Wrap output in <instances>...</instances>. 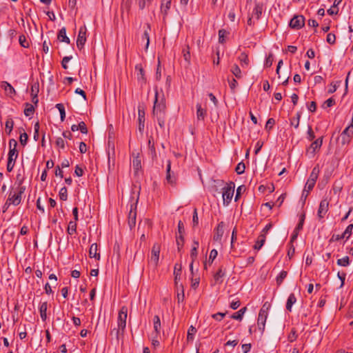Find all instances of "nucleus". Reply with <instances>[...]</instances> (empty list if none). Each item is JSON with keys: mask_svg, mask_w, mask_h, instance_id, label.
<instances>
[{"mask_svg": "<svg viewBox=\"0 0 353 353\" xmlns=\"http://www.w3.org/2000/svg\"><path fill=\"white\" fill-rule=\"evenodd\" d=\"M159 93L157 91L155 92V99L153 106V115L157 118L159 125L161 128H164L165 120V101L163 97L159 101L158 99Z\"/></svg>", "mask_w": 353, "mask_h": 353, "instance_id": "1", "label": "nucleus"}, {"mask_svg": "<svg viewBox=\"0 0 353 353\" xmlns=\"http://www.w3.org/2000/svg\"><path fill=\"white\" fill-rule=\"evenodd\" d=\"M128 316V307L123 306L119 312L117 319V328H114L111 331L112 334H114L116 338L119 339V336L123 334L125 327L126 320Z\"/></svg>", "mask_w": 353, "mask_h": 353, "instance_id": "2", "label": "nucleus"}, {"mask_svg": "<svg viewBox=\"0 0 353 353\" xmlns=\"http://www.w3.org/2000/svg\"><path fill=\"white\" fill-rule=\"evenodd\" d=\"M26 190V187L22 185V180L19 183L17 188V192H10L8 198L6 202V205L10 206V205H18L21 202V196Z\"/></svg>", "mask_w": 353, "mask_h": 353, "instance_id": "3", "label": "nucleus"}, {"mask_svg": "<svg viewBox=\"0 0 353 353\" xmlns=\"http://www.w3.org/2000/svg\"><path fill=\"white\" fill-rule=\"evenodd\" d=\"M10 150L8 152V159L7 163V171L10 172L14 166L16 159L18 157V151L16 148L17 143L14 139H11L9 142Z\"/></svg>", "mask_w": 353, "mask_h": 353, "instance_id": "4", "label": "nucleus"}, {"mask_svg": "<svg viewBox=\"0 0 353 353\" xmlns=\"http://www.w3.org/2000/svg\"><path fill=\"white\" fill-rule=\"evenodd\" d=\"M234 183L230 182L223 188L222 197L223 205H228L232 201L234 192Z\"/></svg>", "mask_w": 353, "mask_h": 353, "instance_id": "5", "label": "nucleus"}, {"mask_svg": "<svg viewBox=\"0 0 353 353\" xmlns=\"http://www.w3.org/2000/svg\"><path fill=\"white\" fill-rule=\"evenodd\" d=\"M161 246L159 243H154L151 250V254L149 259V265L156 268L159 261Z\"/></svg>", "mask_w": 353, "mask_h": 353, "instance_id": "6", "label": "nucleus"}, {"mask_svg": "<svg viewBox=\"0 0 353 353\" xmlns=\"http://www.w3.org/2000/svg\"><path fill=\"white\" fill-rule=\"evenodd\" d=\"M323 137H321L314 141L307 149L306 155H307L309 158H313L316 152L319 150L323 144Z\"/></svg>", "mask_w": 353, "mask_h": 353, "instance_id": "7", "label": "nucleus"}, {"mask_svg": "<svg viewBox=\"0 0 353 353\" xmlns=\"http://www.w3.org/2000/svg\"><path fill=\"white\" fill-rule=\"evenodd\" d=\"M305 25V17L303 15H295L290 20L289 26L290 28L299 30L302 28Z\"/></svg>", "mask_w": 353, "mask_h": 353, "instance_id": "8", "label": "nucleus"}, {"mask_svg": "<svg viewBox=\"0 0 353 353\" xmlns=\"http://www.w3.org/2000/svg\"><path fill=\"white\" fill-rule=\"evenodd\" d=\"M137 203L130 204V209L128 213V225L130 229L134 228L136 225L137 219Z\"/></svg>", "mask_w": 353, "mask_h": 353, "instance_id": "9", "label": "nucleus"}, {"mask_svg": "<svg viewBox=\"0 0 353 353\" xmlns=\"http://www.w3.org/2000/svg\"><path fill=\"white\" fill-rule=\"evenodd\" d=\"M329 210V201L327 199H323L321 201L319 210L317 212V216L319 219H323Z\"/></svg>", "mask_w": 353, "mask_h": 353, "instance_id": "10", "label": "nucleus"}, {"mask_svg": "<svg viewBox=\"0 0 353 353\" xmlns=\"http://www.w3.org/2000/svg\"><path fill=\"white\" fill-rule=\"evenodd\" d=\"M86 28L85 26L81 27L77 39V46L79 49L83 48L86 41Z\"/></svg>", "mask_w": 353, "mask_h": 353, "instance_id": "11", "label": "nucleus"}, {"mask_svg": "<svg viewBox=\"0 0 353 353\" xmlns=\"http://www.w3.org/2000/svg\"><path fill=\"white\" fill-rule=\"evenodd\" d=\"M317 177L318 174L317 172H316V168H314L305 184V188L309 189V190H312L315 185Z\"/></svg>", "mask_w": 353, "mask_h": 353, "instance_id": "12", "label": "nucleus"}, {"mask_svg": "<svg viewBox=\"0 0 353 353\" xmlns=\"http://www.w3.org/2000/svg\"><path fill=\"white\" fill-rule=\"evenodd\" d=\"M153 326L154 331L152 335H154V337H158L161 333V320L158 315H155L153 319Z\"/></svg>", "mask_w": 353, "mask_h": 353, "instance_id": "13", "label": "nucleus"}, {"mask_svg": "<svg viewBox=\"0 0 353 353\" xmlns=\"http://www.w3.org/2000/svg\"><path fill=\"white\" fill-rule=\"evenodd\" d=\"M267 317H268V314H264L263 310V312H259L258 320H257V325H258L259 329L261 332L264 331Z\"/></svg>", "mask_w": 353, "mask_h": 353, "instance_id": "14", "label": "nucleus"}, {"mask_svg": "<svg viewBox=\"0 0 353 353\" xmlns=\"http://www.w3.org/2000/svg\"><path fill=\"white\" fill-rule=\"evenodd\" d=\"M224 233V223L223 221L219 223L215 230L214 234V241H219L221 240V237L223 236Z\"/></svg>", "mask_w": 353, "mask_h": 353, "instance_id": "15", "label": "nucleus"}, {"mask_svg": "<svg viewBox=\"0 0 353 353\" xmlns=\"http://www.w3.org/2000/svg\"><path fill=\"white\" fill-rule=\"evenodd\" d=\"M304 220H305V214H303L301 216L299 223L296 225V227L294 229V232L291 236L292 241L295 240L297 238L299 231L302 230L303 226Z\"/></svg>", "mask_w": 353, "mask_h": 353, "instance_id": "16", "label": "nucleus"}, {"mask_svg": "<svg viewBox=\"0 0 353 353\" xmlns=\"http://www.w3.org/2000/svg\"><path fill=\"white\" fill-rule=\"evenodd\" d=\"M138 120H139V130L142 132L144 129L145 123V111L143 109L139 108L138 109Z\"/></svg>", "mask_w": 353, "mask_h": 353, "instance_id": "17", "label": "nucleus"}, {"mask_svg": "<svg viewBox=\"0 0 353 353\" xmlns=\"http://www.w3.org/2000/svg\"><path fill=\"white\" fill-rule=\"evenodd\" d=\"M2 88L5 90L7 95L12 97L15 94L16 92L14 88L7 81H3L1 83Z\"/></svg>", "mask_w": 353, "mask_h": 353, "instance_id": "18", "label": "nucleus"}, {"mask_svg": "<svg viewBox=\"0 0 353 353\" xmlns=\"http://www.w3.org/2000/svg\"><path fill=\"white\" fill-rule=\"evenodd\" d=\"M89 256L94 258L97 260L100 259V253L98 252V246L97 243H92L89 250Z\"/></svg>", "mask_w": 353, "mask_h": 353, "instance_id": "19", "label": "nucleus"}, {"mask_svg": "<svg viewBox=\"0 0 353 353\" xmlns=\"http://www.w3.org/2000/svg\"><path fill=\"white\" fill-rule=\"evenodd\" d=\"M171 6V0H162L161 12L163 14V19L167 16Z\"/></svg>", "mask_w": 353, "mask_h": 353, "instance_id": "20", "label": "nucleus"}, {"mask_svg": "<svg viewBox=\"0 0 353 353\" xmlns=\"http://www.w3.org/2000/svg\"><path fill=\"white\" fill-rule=\"evenodd\" d=\"M135 70L137 72V76L139 81H145V72L141 64H137L135 66Z\"/></svg>", "mask_w": 353, "mask_h": 353, "instance_id": "21", "label": "nucleus"}, {"mask_svg": "<svg viewBox=\"0 0 353 353\" xmlns=\"http://www.w3.org/2000/svg\"><path fill=\"white\" fill-rule=\"evenodd\" d=\"M132 167L135 172H137L141 169V161L139 154L136 156L133 154Z\"/></svg>", "mask_w": 353, "mask_h": 353, "instance_id": "22", "label": "nucleus"}, {"mask_svg": "<svg viewBox=\"0 0 353 353\" xmlns=\"http://www.w3.org/2000/svg\"><path fill=\"white\" fill-rule=\"evenodd\" d=\"M238 60L240 61L242 68H247L249 65L250 61L245 52H241L238 57Z\"/></svg>", "mask_w": 353, "mask_h": 353, "instance_id": "23", "label": "nucleus"}, {"mask_svg": "<svg viewBox=\"0 0 353 353\" xmlns=\"http://www.w3.org/2000/svg\"><path fill=\"white\" fill-rule=\"evenodd\" d=\"M47 310H48V303L46 301L41 303L39 307V313L41 318L43 321H46L47 319Z\"/></svg>", "mask_w": 353, "mask_h": 353, "instance_id": "24", "label": "nucleus"}, {"mask_svg": "<svg viewBox=\"0 0 353 353\" xmlns=\"http://www.w3.org/2000/svg\"><path fill=\"white\" fill-rule=\"evenodd\" d=\"M57 38L61 42H65L66 43H70V39L66 35V29L64 27L62 28L59 30V32L58 33Z\"/></svg>", "mask_w": 353, "mask_h": 353, "instance_id": "25", "label": "nucleus"}, {"mask_svg": "<svg viewBox=\"0 0 353 353\" xmlns=\"http://www.w3.org/2000/svg\"><path fill=\"white\" fill-rule=\"evenodd\" d=\"M206 116V110L201 107V105H196V118L198 120L203 121Z\"/></svg>", "mask_w": 353, "mask_h": 353, "instance_id": "26", "label": "nucleus"}, {"mask_svg": "<svg viewBox=\"0 0 353 353\" xmlns=\"http://www.w3.org/2000/svg\"><path fill=\"white\" fill-rule=\"evenodd\" d=\"M225 270L222 267H220L218 271L214 275V279L216 283H221L223 282L222 278L225 276Z\"/></svg>", "mask_w": 353, "mask_h": 353, "instance_id": "27", "label": "nucleus"}, {"mask_svg": "<svg viewBox=\"0 0 353 353\" xmlns=\"http://www.w3.org/2000/svg\"><path fill=\"white\" fill-rule=\"evenodd\" d=\"M296 302V298L294 294L291 293L289 295L288 299L287 300V303H286V309H287V310L289 311V312H291L292 311V305Z\"/></svg>", "mask_w": 353, "mask_h": 353, "instance_id": "28", "label": "nucleus"}, {"mask_svg": "<svg viewBox=\"0 0 353 353\" xmlns=\"http://www.w3.org/2000/svg\"><path fill=\"white\" fill-rule=\"evenodd\" d=\"M266 240V236L264 234H260L254 245V249L259 250L264 245Z\"/></svg>", "mask_w": 353, "mask_h": 353, "instance_id": "29", "label": "nucleus"}, {"mask_svg": "<svg viewBox=\"0 0 353 353\" xmlns=\"http://www.w3.org/2000/svg\"><path fill=\"white\" fill-rule=\"evenodd\" d=\"M263 12V5L261 3H256L252 11V16L255 17L256 19H259Z\"/></svg>", "mask_w": 353, "mask_h": 353, "instance_id": "30", "label": "nucleus"}, {"mask_svg": "<svg viewBox=\"0 0 353 353\" xmlns=\"http://www.w3.org/2000/svg\"><path fill=\"white\" fill-rule=\"evenodd\" d=\"M199 242L197 241H193L192 250L190 251V258L194 261L197 257V250L199 248Z\"/></svg>", "mask_w": 353, "mask_h": 353, "instance_id": "31", "label": "nucleus"}, {"mask_svg": "<svg viewBox=\"0 0 353 353\" xmlns=\"http://www.w3.org/2000/svg\"><path fill=\"white\" fill-rule=\"evenodd\" d=\"M301 117V113L300 112H298L296 114V117L290 119V125L292 126H293L295 129H297L299 126Z\"/></svg>", "mask_w": 353, "mask_h": 353, "instance_id": "32", "label": "nucleus"}, {"mask_svg": "<svg viewBox=\"0 0 353 353\" xmlns=\"http://www.w3.org/2000/svg\"><path fill=\"white\" fill-rule=\"evenodd\" d=\"M25 105L26 108L24 109V114L26 117H32L34 112V105L29 103H26Z\"/></svg>", "mask_w": 353, "mask_h": 353, "instance_id": "33", "label": "nucleus"}, {"mask_svg": "<svg viewBox=\"0 0 353 353\" xmlns=\"http://www.w3.org/2000/svg\"><path fill=\"white\" fill-rule=\"evenodd\" d=\"M246 311V307H243L241 310H239L238 312H234L232 314L231 319L241 321L243 319V316Z\"/></svg>", "mask_w": 353, "mask_h": 353, "instance_id": "34", "label": "nucleus"}, {"mask_svg": "<svg viewBox=\"0 0 353 353\" xmlns=\"http://www.w3.org/2000/svg\"><path fill=\"white\" fill-rule=\"evenodd\" d=\"M230 72L235 76V77H236L237 79H241L242 77V72H241V70L240 69V68L239 67L238 65L236 64H234L231 69H230Z\"/></svg>", "mask_w": 353, "mask_h": 353, "instance_id": "35", "label": "nucleus"}, {"mask_svg": "<svg viewBox=\"0 0 353 353\" xmlns=\"http://www.w3.org/2000/svg\"><path fill=\"white\" fill-rule=\"evenodd\" d=\"M181 274V265L176 263V264H175L174 268V280H175L176 283H177L178 279H180Z\"/></svg>", "mask_w": 353, "mask_h": 353, "instance_id": "36", "label": "nucleus"}, {"mask_svg": "<svg viewBox=\"0 0 353 353\" xmlns=\"http://www.w3.org/2000/svg\"><path fill=\"white\" fill-rule=\"evenodd\" d=\"M229 34V32L224 29L219 30V42L224 43L225 42V37Z\"/></svg>", "mask_w": 353, "mask_h": 353, "instance_id": "37", "label": "nucleus"}, {"mask_svg": "<svg viewBox=\"0 0 353 353\" xmlns=\"http://www.w3.org/2000/svg\"><path fill=\"white\" fill-rule=\"evenodd\" d=\"M288 272L285 270H282L279 274L276 276V281L278 286L281 285L283 280L286 278Z\"/></svg>", "mask_w": 353, "mask_h": 353, "instance_id": "38", "label": "nucleus"}, {"mask_svg": "<svg viewBox=\"0 0 353 353\" xmlns=\"http://www.w3.org/2000/svg\"><path fill=\"white\" fill-rule=\"evenodd\" d=\"M14 121L11 118H8L6 121V132L10 134L13 129Z\"/></svg>", "mask_w": 353, "mask_h": 353, "instance_id": "39", "label": "nucleus"}, {"mask_svg": "<svg viewBox=\"0 0 353 353\" xmlns=\"http://www.w3.org/2000/svg\"><path fill=\"white\" fill-rule=\"evenodd\" d=\"M196 332V329L193 325L190 326L188 330L187 340L192 341L194 339Z\"/></svg>", "mask_w": 353, "mask_h": 353, "instance_id": "40", "label": "nucleus"}, {"mask_svg": "<svg viewBox=\"0 0 353 353\" xmlns=\"http://www.w3.org/2000/svg\"><path fill=\"white\" fill-rule=\"evenodd\" d=\"M56 108L58 109L60 113L61 121H63L65 118V110L64 105L62 103H57Z\"/></svg>", "mask_w": 353, "mask_h": 353, "instance_id": "41", "label": "nucleus"}, {"mask_svg": "<svg viewBox=\"0 0 353 353\" xmlns=\"http://www.w3.org/2000/svg\"><path fill=\"white\" fill-rule=\"evenodd\" d=\"M19 44L21 45V46H22L23 48H29V46H30L28 40L27 39L26 37L23 34H21L19 36Z\"/></svg>", "mask_w": 353, "mask_h": 353, "instance_id": "42", "label": "nucleus"}, {"mask_svg": "<svg viewBox=\"0 0 353 353\" xmlns=\"http://www.w3.org/2000/svg\"><path fill=\"white\" fill-rule=\"evenodd\" d=\"M337 265L343 267H347L350 265L349 256H345L337 260Z\"/></svg>", "mask_w": 353, "mask_h": 353, "instance_id": "43", "label": "nucleus"}, {"mask_svg": "<svg viewBox=\"0 0 353 353\" xmlns=\"http://www.w3.org/2000/svg\"><path fill=\"white\" fill-rule=\"evenodd\" d=\"M140 10H143L145 7L152 3V0H136Z\"/></svg>", "mask_w": 353, "mask_h": 353, "instance_id": "44", "label": "nucleus"}, {"mask_svg": "<svg viewBox=\"0 0 353 353\" xmlns=\"http://www.w3.org/2000/svg\"><path fill=\"white\" fill-rule=\"evenodd\" d=\"M77 231V223L73 221H70L68 224V233L70 235L75 233Z\"/></svg>", "mask_w": 353, "mask_h": 353, "instance_id": "45", "label": "nucleus"}, {"mask_svg": "<svg viewBox=\"0 0 353 353\" xmlns=\"http://www.w3.org/2000/svg\"><path fill=\"white\" fill-rule=\"evenodd\" d=\"M176 242L177 245L178 251L180 252L182 249L184 243L183 235H176Z\"/></svg>", "mask_w": 353, "mask_h": 353, "instance_id": "46", "label": "nucleus"}, {"mask_svg": "<svg viewBox=\"0 0 353 353\" xmlns=\"http://www.w3.org/2000/svg\"><path fill=\"white\" fill-rule=\"evenodd\" d=\"M59 196L61 201H66L68 199V190L65 187H63L60 190Z\"/></svg>", "mask_w": 353, "mask_h": 353, "instance_id": "47", "label": "nucleus"}, {"mask_svg": "<svg viewBox=\"0 0 353 353\" xmlns=\"http://www.w3.org/2000/svg\"><path fill=\"white\" fill-rule=\"evenodd\" d=\"M183 58H184L185 61H187L188 63H190V49H189L188 46H187L185 48L183 49Z\"/></svg>", "mask_w": 353, "mask_h": 353, "instance_id": "48", "label": "nucleus"}, {"mask_svg": "<svg viewBox=\"0 0 353 353\" xmlns=\"http://www.w3.org/2000/svg\"><path fill=\"white\" fill-rule=\"evenodd\" d=\"M352 229H353V224H350V225L346 228V229L345 230V231L343 232V236H344L346 239H348L350 238V236H351Z\"/></svg>", "mask_w": 353, "mask_h": 353, "instance_id": "49", "label": "nucleus"}, {"mask_svg": "<svg viewBox=\"0 0 353 353\" xmlns=\"http://www.w3.org/2000/svg\"><path fill=\"white\" fill-rule=\"evenodd\" d=\"M341 83V81H336V82L331 83L330 87V88L328 90V93H333V92H334L336 90L337 88L339 86H340Z\"/></svg>", "mask_w": 353, "mask_h": 353, "instance_id": "50", "label": "nucleus"}, {"mask_svg": "<svg viewBox=\"0 0 353 353\" xmlns=\"http://www.w3.org/2000/svg\"><path fill=\"white\" fill-rule=\"evenodd\" d=\"M150 30V26L148 23L146 24V29L144 30L143 39L146 40V47L148 46L149 42H150V37H149V32L148 30Z\"/></svg>", "mask_w": 353, "mask_h": 353, "instance_id": "51", "label": "nucleus"}, {"mask_svg": "<svg viewBox=\"0 0 353 353\" xmlns=\"http://www.w3.org/2000/svg\"><path fill=\"white\" fill-rule=\"evenodd\" d=\"M245 169V165L243 162H240L237 164L235 171L238 174H241L244 173Z\"/></svg>", "mask_w": 353, "mask_h": 353, "instance_id": "52", "label": "nucleus"}, {"mask_svg": "<svg viewBox=\"0 0 353 353\" xmlns=\"http://www.w3.org/2000/svg\"><path fill=\"white\" fill-rule=\"evenodd\" d=\"M273 61H274L273 55H272V54H270L266 57V59H265V63H264V66L267 67V68H269V67L272 66Z\"/></svg>", "mask_w": 353, "mask_h": 353, "instance_id": "53", "label": "nucleus"}, {"mask_svg": "<svg viewBox=\"0 0 353 353\" xmlns=\"http://www.w3.org/2000/svg\"><path fill=\"white\" fill-rule=\"evenodd\" d=\"M228 83H229V85H230V88L232 92H234L235 89L238 85V83H237L236 80L235 79L232 78V79L228 80Z\"/></svg>", "mask_w": 353, "mask_h": 353, "instance_id": "54", "label": "nucleus"}, {"mask_svg": "<svg viewBox=\"0 0 353 353\" xmlns=\"http://www.w3.org/2000/svg\"><path fill=\"white\" fill-rule=\"evenodd\" d=\"M307 139L311 141L315 139V134L313 132L312 127L309 126L307 132Z\"/></svg>", "mask_w": 353, "mask_h": 353, "instance_id": "55", "label": "nucleus"}, {"mask_svg": "<svg viewBox=\"0 0 353 353\" xmlns=\"http://www.w3.org/2000/svg\"><path fill=\"white\" fill-rule=\"evenodd\" d=\"M56 146L59 148H65V141L61 137H58L55 141Z\"/></svg>", "mask_w": 353, "mask_h": 353, "instance_id": "56", "label": "nucleus"}, {"mask_svg": "<svg viewBox=\"0 0 353 353\" xmlns=\"http://www.w3.org/2000/svg\"><path fill=\"white\" fill-rule=\"evenodd\" d=\"M310 190H309V189L307 188H304V190H303L302 192V194H301V200L303 202V205L305 204V201H306V199L309 194V192H310Z\"/></svg>", "mask_w": 353, "mask_h": 353, "instance_id": "57", "label": "nucleus"}, {"mask_svg": "<svg viewBox=\"0 0 353 353\" xmlns=\"http://www.w3.org/2000/svg\"><path fill=\"white\" fill-rule=\"evenodd\" d=\"M274 123H275V121L273 118L268 119V120L267 121L266 124H265V130H267L268 131L270 130L272 128Z\"/></svg>", "mask_w": 353, "mask_h": 353, "instance_id": "58", "label": "nucleus"}, {"mask_svg": "<svg viewBox=\"0 0 353 353\" xmlns=\"http://www.w3.org/2000/svg\"><path fill=\"white\" fill-rule=\"evenodd\" d=\"M72 59V56H67V57H64L62 59V61H61V65H62V67L64 68V69H67L68 68V63Z\"/></svg>", "mask_w": 353, "mask_h": 353, "instance_id": "59", "label": "nucleus"}, {"mask_svg": "<svg viewBox=\"0 0 353 353\" xmlns=\"http://www.w3.org/2000/svg\"><path fill=\"white\" fill-rule=\"evenodd\" d=\"M326 41L330 44H334L336 41L335 34L332 33H329L327 35Z\"/></svg>", "mask_w": 353, "mask_h": 353, "instance_id": "60", "label": "nucleus"}, {"mask_svg": "<svg viewBox=\"0 0 353 353\" xmlns=\"http://www.w3.org/2000/svg\"><path fill=\"white\" fill-rule=\"evenodd\" d=\"M297 334L295 330L292 329L288 336V340L290 342L294 341L297 339Z\"/></svg>", "mask_w": 353, "mask_h": 353, "instance_id": "61", "label": "nucleus"}, {"mask_svg": "<svg viewBox=\"0 0 353 353\" xmlns=\"http://www.w3.org/2000/svg\"><path fill=\"white\" fill-rule=\"evenodd\" d=\"M79 130H80L83 134H86L88 133L87 126L83 121H81L79 123Z\"/></svg>", "mask_w": 353, "mask_h": 353, "instance_id": "62", "label": "nucleus"}, {"mask_svg": "<svg viewBox=\"0 0 353 353\" xmlns=\"http://www.w3.org/2000/svg\"><path fill=\"white\" fill-rule=\"evenodd\" d=\"M218 255V252L216 250L213 249L211 250L209 256V262L212 263L213 261L216 259Z\"/></svg>", "mask_w": 353, "mask_h": 353, "instance_id": "63", "label": "nucleus"}, {"mask_svg": "<svg viewBox=\"0 0 353 353\" xmlns=\"http://www.w3.org/2000/svg\"><path fill=\"white\" fill-rule=\"evenodd\" d=\"M200 279L199 277L197 278H192L191 279V286L194 289H196L199 285Z\"/></svg>", "mask_w": 353, "mask_h": 353, "instance_id": "64", "label": "nucleus"}]
</instances>
